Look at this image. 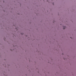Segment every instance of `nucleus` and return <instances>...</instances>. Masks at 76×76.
I'll use <instances>...</instances> for the list:
<instances>
[{
	"instance_id": "2",
	"label": "nucleus",
	"mask_w": 76,
	"mask_h": 76,
	"mask_svg": "<svg viewBox=\"0 0 76 76\" xmlns=\"http://www.w3.org/2000/svg\"><path fill=\"white\" fill-rule=\"evenodd\" d=\"M23 33H22V34L23 35Z\"/></svg>"
},
{
	"instance_id": "1",
	"label": "nucleus",
	"mask_w": 76,
	"mask_h": 76,
	"mask_svg": "<svg viewBox=\"0 0 76 76\" xmlns=\"http://www.w3.org/2000/svg\"><path fill=\"white\" fill-rule=\"evenodd\" d=\"M66 27L64 26V29H66Z\"/></svg>"
}]
</instances>
